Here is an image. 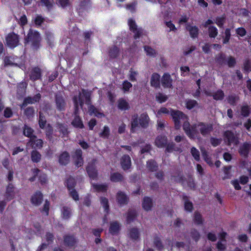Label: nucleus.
<instances>
[{
	"instance_id": "nucleus-16",
	"label": "nucleus",
	"mask_w": 251,
	"mask_h": 251,
	"mask_svg": "<svg viewBox=\"0 0 251 251\" xmlns=\"http://www.w3.org/2000/svg\"><path fill=\"white\" fill-rule=\"evenodd\" d=\"M120 164L124 171L128 170L130 168L131 162V158L128 155H124L121 158Z\"/></svg>"
},
{
	"instance_id": "nucleus-18",
	"label": "nucleus",
	"mask_w": 251,
	"mask_h": 251,
	"mask_svg": "<svg viewBox=\"0 0 251 251\" xmlns=\"http://www.w3.org/2000/svg\"><path fill=\"white\" fill-rule=\"evenodd\" d=\"M186 29L189 31L191 38L193 39L198 38L199 29L197 26H192L190 24H187L186 26Z\"/></svg>"
},
{
	"instance_id": "nucleus-10",
	"label": "nucleus",
	"mask_w": 251,
	"mask_h": 251,
	"mask_svg": "<svg viewBox=\"0 0 251 251\" xmlns=\"http://www.w3.org/2000/svg\"><path fill=\"white\" fill-rule=\"evenodd\" d=\"M63 241L65 246L69 248L75 247L78 243V239L74 235H65L63 236Z\"/></svg>"
},
{
	"instance_id": "nucleus-35",
	"label": "nucleus",
	"mask_w": 251,
	"mask_h": 251,
	"mask_svg": "<svg viewBox=\"0 0 251 251\" xmlns=\"http://www.w3.org/2000/svg\"><path fill=\"white\" fill-rule=\"evenodd\" d=\"M120 53V49L116 46H113L109 48L108 54L109 57L111 59L117 58Z\"/></svg>"
},
{
	"instance_id": "nucleus-28",
	"label": "nucleus",
	"mask_w": 251,
	"mask_h": 251,
	"mask_svg": "<svg viewBox=\"0 0 251 251\" xmlns=\"http://www.w3.org/2000/svg\"><path fill=\"white\" fill-rule=\"evenodd\" d=\"M97 163L98 160L96 158H93L90 161L86 168V173H97L96 171Z\"/></svg>"
},
{
	"instance_id": "nucleus-46",
	"label": "nucleus",
	"mask_w": 251,
	"mask_h": 251,
	"mask_svg": "<svg viewBox=\"0 0 251 251\" xmlns=\"http://www.w3.org/2000/svg\"><path fill=\"white\" fill-rule=\"evenodd\" d=\"M42 6H45L48 10H50L54 4L53 0H40Z\"/></svg>"
},
{
	"instance_id": "nucleus-6",
	"label": "nucleus",
	"mask_w": 251,
	"mask_h": 251,
	"mask_svg": "<svg viewBox=\"0 0 251 251\" xmlns=\"http://www.w3.org/2000/svg\"><path fill=\"white\" fill-rule=\"evenodd\" d=\"M128 25L130 30L134 33V38L137 39L140 38L143 34V29L138 28L135 21L131 18L128 19Z\"/></svg>"
},
{
	"instance_id": "nucleus-24",
	"label": "nucleus",
	"mask_w": 251,
	"mask_h": 251,
	"mask_svg": "<svg viewBox=\"0 0 251 251\" xmlns=\"http://www.w3.org/2000/svg\"><path fill=\"white\" fill-rule=\"evenodd\" d=\"M14 187L11 183H9L7 186L5 197L7 201L12 200L14 197Z\"/></svg>"
},
{
	"instance_id": "nucleus-12",
	"label": "nucleus",
	"mask_w": 251,
	"mask_h": 251,
	"mask_svg": "<svg viewBox=\"0 0 251 251\" xmlns=\"http://www.w3.org/2000/svg\"><path fill=\"white\" fill-rule=\"evenodd\" d=\"M161 84L162 86L165 88H171L173 87V79L171 75L168 73H165L163 74L161 80Z\"/></svg>"
},
{
	"instance_id": "nucleus-8",
	"label": "nucleus",
	"mask_w": 251,
	"mask_h": 251,
	"mask_svg": "<svg viewBox=\"0 0 251 251\" xmlns=\"http://www.w3.org/2000/svg\"><path fill=\"white\" fill-rule=\"evenodd\" d=\"M72 157L75 167L79 168L83 166L84 160L82 157V151L81 149H76Z\"/></svg>"
},
{
	"instance_id": "nucleus-55",
	"label": "nucleus",
	"mask_w": 251,
	"mask_h": 251,
	"mask_svg": "<svg viewBox=\"0 0 251 251\" xmlns=\"http://www.w3.org/2000/svg\"><path fill=\"white\" fill-rule=\"evenodd\" d=\"M225 96L224 93L222 90H217L215 93L212 95L213 98L216 100H222Z\"/></svg>"
},
{
	"instance_id": "nucleus-54",
	"label": "nucleus",
	"mask_w": 251,
	"mask_h": 251,
	"mask_svg": "<svg viewBox=\"0 0 251 251\" xmlns=\"http://www.w3.org/2000/svg\"><path fill=\"white\" fill-rule=\"evenodd\" d=\"M110 135V129L108 126H105L103 130L99 133V136L103 138L107 139Z\"/></svg>"
},
{
	"instance_id": "nucleus-34",
	"label": "nucleus",
	"mask_w": 251,
	"mask_h": 251,
	"mask_svg": "<svg viewBox=\"0 0 251 251\" xmlns=\"http://www.w3.org/2000/svg\"><path fill=\"white\" fill-rule=\"evenodd\" d=\"M23 134L24 136L28 137L29 139L32 138L35 135L34 134V130L30 126L25 124L23 128Z\"/></svg>"
},
{
	"instance_id": "nucleus-64",
	"label": "nucleus",
	"mask_w": 251,
	"mask_h": 251,
	"mask_svg": "<svg viewBox=\"0 0 251 251\" xmlns=\"http://www.w3.org/2000/svg\"><path fill=\"white\" fill-rule=\"evenodd\" d=\"M144 50L146 51L147 54L149 56H155L156 55V51L155 50L151 48V47L148 46H145L144 47Z\"/></svg>"
},
{
	"instance_id": "nucleus-26",
	"label": "nucleus",
	"mask_w": 251,
	"mask_h": 251,
	"mask_svg": "<svg viewBox=\"0 0 251 251\" xmlns=\"http://www.w3.org/2000/svg\"><path fill=\"white\" fill-rule=\"evenodd\" d=\"M74 114L75 116L71 123L72 126L75 128L80 129L83 128L84 126L81 118L79 115H77L78 113H77L76 114L75 113Z\"/></svg>"
},
{
	"instance_id": "nucleus-42",
	"label": "nucleus",
	"mask_w": 251,
	"mask_h": 251,
	"mask_svg": "<svg viewBox=\"0 0 251 251\" xmlns=\"http://www.w3.org/2000/svg\"><path fill=\"white\" fill-rule=\"evenodd\" d=\"M208 33L210 38H215L218 34V29L214 25L208 27Z\"/></svg>"
},
{
	"instance_id": "nucleus-32",
	"label": "nucleus",
	"mask_w": 251,
	"mask_h": 251,
	"mask_svg": "<svg viewBox=\"0 0 251 251\" xmlns=\"http://www.w3.org/2000/svg\"><path fill=\"white\" fill-rule=\"evenodd\" d=\"M91 6V3L90 0H83L80 2L77 8V10L79 12H81L88 9Z\"/></svg>"
},
{
	"instance_id": "nucleus-51",
	"label": "nucleus",
	"mask_w": 251,
	"mask_h": 251,
	"mask_svg": "<svg viewBox=\"0 0 251 251\" xmlns=\"http://www.w3.org/2000/svg\"><path fill=\"white\" fill-rule=\"evenodd\" d=\"M215 61L219 65H223L226 61V55L223 53L218 54L215 57Z\"/></svg>"
},
{
	"instance_id": "nucleus-60",
	"label": "nucleus",
	"mask_w": 251,
	"mask_h": 251,
	"mask_svg": "<svg viewBox=\"0 0 251 251\" xmlns=\"http://www.w3.org/2000/svg\"><path fill=\"white\" fill-rule=\"evenodd\" d=\"M198 105V102L194 100H188L186 102V107L189 109H192Z\"/></svg>"
},
{
	"instance_id": "nucleus-59",
	"label": "nucleus",
	"mask_w": 251,
	"mask_h": 251,
	"mask_svg": "<svg viewBox=\"0 0 251 251\" xmlns=\"http://www.w3.org/2000/svg\"><path fill=\"white\" fill-rule=\"evenodd\" d=\"M137 4V2L134 1L130 3L126 4L125 6L126 9L130 11L131 13H134L136 11V6Z\"/></svg>"
},
{
	"instance_id": "nucleus-22",
	"label": "nucleus",
	"mask_w": 251,
	"mask_h": 251,
	"mask_svg": "<svg viewBox=\"0 0 251 251\" xmlns=\"http://www.w3.org/2000/svg\"><path fill=\"white\" fill-rule=\"evenodd\" d=\"M168 139L165 135L158 136L155 140V144L158 148H164L167 145Z\"/></svg>"
},
{
	"instance_id": "nucleus-44",
	"label": "nucleus",
	"mask_w": 251,
	"mask_h": 251,
	"mask_svg": "<svg viewBox=\"0 0 251 251\" xmlns=\"http://www.w3.org/2000/svg\"><path fill=\"white\" fill-rule=\"evenodd\" d=\"M226 18L225 15H222L221 17H217L215 18V23L220 28H223L224 27V24L226 22Z\"/></svg>"
},
{
	"instance_id": "nucleus-23",
	"label": "nucleus",
	"mask_w": 251,
	"mask_h": 251,
	"mask_svg": "<svg viewBox=\"0 0 251 251\" xmlns=\"http://www.w3.org/2000/svg\"><path fill=\"white\" fill-rule=\"evenodd\" d=\"M70 154L66 151H64L62 152L58 157V161L60 164L62 165H67L70 161Z\"/></svg>"
},
{
	"instance_id": "nucleus-38",
	"label": "nucleus",
	"mask_w": 251,
	"mask_h": 251,
	"mask_svg": "<svg viewBox=\"0 0 251 251\" xmlns=\"http://www.w3.org/2000/svg\"><path fill=\"white\" fill-rule=\"evenodd\" d=\"M27 102L29 104H33L36 102H39L41 99V95L40 93L36 94L33 97H27L25 98Z\"/></svg>"
},
{
	"instance_id": "nucleus-31",
	"label": "nucleus",
	"mask_w": 251,
	"mask_h": 251,
	"mask_svg": "<svg viewBox=\"0 0 251 251\" xmlns=\"http://www.w3.org/2000/svg\"><path fill=\"white\" fill-rule=\"evenodd\" d=\"M142 207L146 211H149L152 207V201L149 197H145L142 202Z\"/></svg>"
},
{
	"instance_id": "nucleus-33",
	"label": "nucleus",
	"mask_w": 251,
	"mask_h": 251,
	"mask_svg": "<svg viewBox=\"0 0 251 251\" xmlns=\"http://www.w3.org/2000/svg\"><path fill=\"white\" fill-rule=\"evenodd\" d=\"M72 215L71 209L70 207L64 206L61 209V217L62 219L68 220Z\"/></svg>"
},
{
	"instance_id": "nucleus-5",
	"label": "nucleus",
	"mask_w": 251,
	"mask_h": 251,
	"mask_svg": "<svg viewBox=\"0 0 251 251\" xmlns=\"http://www.w3.org/2000/svg\"><path fill=\"white\" fill-rule=\"evenodd\" d=\"M7 46L10 49H14L18 46L19 44V35L14 32L8 34L5 38Z\"/></svg>"
},
{
	"instance_id": "nucleus-27",
	"label": "nucleus",
	"mask_w": 251,
	"mask_h": 251,
	"mask_svg": "<svg viewBox=\"0 0 251 251\" xmlns=\"http://www.w3.org/2000/svg\"><path fill=\"white\" fill-rule=\"evenodd\" d=\"M182 200L184 201V210L188 212H191L193 210V204L189 200L188 197L185 195L182 196Z\"/></svg>"
},
{
	"instance_id": "nucleus-57",
	"label": "nucleus",
	"mask_w": 251,
	"mask_h": 251,
	"mask_svg": "<svg viewBox=\"0 0 251 251\" xmlns=\"http://www.w3.org/2000/svg\"><path fill=\"white\" fill-rule=\"evenodd\" d=\"M123 176L122 174H111L110 180L113 182H120L123 179Z\"/></svg>"
},
{
	"instance_id": "nucleus-63",
	"label": "nucleus",
	"mask_w": 251,
	"mask_h": 251,
	"mask_svg": "<svg viewBox=\"0 0 251 251\" xmlns=\"http://www.w3.org/2000/svg\"><path fill=\"white\" fill-rule=\"evenodd\" d=\"M191 237L196 241L197 242L200 238V234L199 231L196 229H192L190 232Z\"/></svg>"
},
{
	"instance_id": "nucleus-62",
	"label": "nucleus",
	"mask_w": 251,
	"mask_h": 251,
	"mask_svg": "<svg viewBox=\"0 0 251 251\" xmlns=\"http://www.w3.org/2000/svg\"><path fill=\"white\" fill-rule=\"evenodd\" d=\"M156 99L157 101L162 103L165 102L168 100V97L161 93H159L156 96Z\"/></svg>"
},
{
	"instance_id": "nucleus-3",
	"label": "nucleus",
	"mask_w": 251,
	"mask_h": 251,
	"mask_svg": "<svg viewBox=\"0 0 251 251\" xmlns=\"http://www.w3.org/2000/svg\"><path fill=\"white\" fill-rule=\"evenodd\" d=\"M41 40V37L39 33L30 29L25 39V43H30L33 50H37L40 48Z\"/></svg>"
},
{
	"instance_id": "nucleus-17",
	"label": "nucleus",
	"mask_w": 251,
	"mask_h": 251,
	"mask_svg": "<svg viewBox=\"0 0 251 251\" xmlns=\"http://www.w3.org/2000/svg\"><path fill=\"white\" fill-rule=\"evenodd\" d=\"M151 85L155 88L160 87V75L156 73L151 75Z\"/></svg>"
},
{
	"instance_id": "nucleus-2",
	"label": "nucleus",
	"mask_w": 251,
	"mask_h": 251,
	"mask_svg": "<svg viewBox=\"0 0 251 251\" xmlns=\"http://www.w3.org/2000/svg\"><path fill=\"white\" fill-rule=\"evenodd\" d=\"M149 122L150 118L146 113L141 114L139 119L137 114L133 115L131 122L130 132L134 133L135 128L138 126L139 124L141 127L146 128L149 126Z\"/></svg>"
},
{
	"instance_id": "nucleus-48",
	"label": "nucleus",
	"mask_w": 251,
	"mask_h": 251,
	"mask_svg": "<svg viewBox=\"0 0 251 251\" xmlns=\"http://www.w3.org/2000/svg\"><path fill=\"white\" fill-rule=\"evenodd\" d=\"M57 127L59 131L63 135L66 136L69 134L68 126L67 125L63 124L58 123Z\"/></svg>"
},
{
	"instance_id": "nucleus-49",
	"label": "nucleus",
	"mask_w": 251,
	"mask_h": 251,
	"mask_svg": "<svg viewBox=\"0 0 251 251\" xmlns=\"http://www.w3.org/2000/svg\"><path fill=\"white\" fill-rule=\"evenodd\" d=\"M193 220L194 223L198 225H201L203 222L201 215L198 211L195 212Z\"/></svg>"
},
{
	"instance_id": "nucleus-47",
	"label": "nucleus",
	"mask_w": 251,
	"mask_h": 251,
	"mask_svg": "<svg viewBox=\"0 0 251 251\" xmlns=\"http://www.w3.org/2000/svg\"><path fill=\"white\" fill-rule=\"evenodd\" d=\"M251 113V109L250 106L246 104L243 105L241 107V114L244 117H247Z\"/></svg>"
},
{
	"instance_id": "nucleus-11",
	"label": "nucleus",
	"mask_w": 251,
	"mask_h": 251,
	"mask_svg": "<svg viewBox=\"0 0 251 251\" xmlns=\"http://www.w3.org/2000/svg\"><path fill=\"white\" fill-rule=\"evenodd\" d=\"M42 77V70L38 67H35L31 69L29 78L32 81H35L37 80L41 79Z\"/></svg>"
},
{
	"instance_id": "nucleus-21",
	"label": "nucleus",
	"mask_w": 251,
	"mask_h": 251,
	"mask_svg": "<svg viewBox=\"0 0 251 251\" xmlns=\"http://www.w3.org/2000/svg\"><path fill=\"white\" fill-rule=\"evenodd\" d=\"M250 149V144L247 142H245L239 148V153L241 156L244 157H247L249 155Z\"/></svg>"
},
{
	"instance_id": "nucleus-7",
	"label": "nucleus",
	"mask_w": 251,
	"mask_h": 251,
	"mask_svg": "<svg viewBox=\"0 0 251 251\" xmlns=\"http://www.w3.org/2000/svg\"><path fill=\"white\" fill-rule=\"evenodd\" d=\"M181 174H178V176L179 177V182L181 183L183 186L187 185L191 189H194L195 188L196 185L194 182L191 174H188L186 178H183L181 176H179V175Z\"/></svg>"
},
{
	"instance_id": "nucleus-15",
	"label": "nucleus",
	"mask_w": 251,
	"mask_h": 251,
	"mask_svg": "<svg viewBox=\"0 0 251 251\" xmlns=\"http://www.w3.org/2000/svg\"><path fill=\"white\" fill-rule=\"evenodd\" d=\"M28 144L33 149H40L43 147V141L42 139H37V136L35 135L32 138L29 139Z\"/></svg>"
},
{
	"instance_id": "nucleus-37",
	"label": "nucleus",
	"mask_w": 251,
	"mask_h": 251,
	"mask_svg": "<svg viewBox=\"0 0 251 251\" xmlns=\"http://www.w3.org/2000/svg\"><path fill=\"white\" fill-rule=\"evenodd\" d=\"M75 179L72 177H69L65 182V185L67 187L68 190H71L75 188L76 185Z\"/></svg>"
},
{
	"instance_id": "nucleus-9",
	"label": "nucleus",
	"mask_w": 251,
	"mask_h": 251,
	"mask_svg": "<svg viewBox=\"0 0 251 251\" xmlns=\"http://www.w3.org/2000/svg\"><path fill=\"white\" fill-rule=\"evenodd\" d=\"M198 127L200 133L203 136H205L210 134L213 130V125L211 124H207L203 122H199Z\"/></svg>"
},
{
	"instance_id": "nucleus-45",
	"label": "nucleus",
	"mask_w": 251,
	"mask_h": 251,
	"mask_svg": "<svg viewBox=\"0 0 251 251\" xmlns=\"http://www.w3.org/2000/svg\"><path fill=\"white\" fill-rule=\"evenodd\" d=\"M38 124L40 128L44 129L45 128L47 121L45 116L41 112H39Z\"/></svg>"
},
{
	"instance_id": "nucleus-61",
	"label": "nucleus",
	"mask_w": 251,
	"mask_h": 251,
	"mask_svg": "<svg viewBox=\"0 0 251 251\" xmlns=\"http://www.w3.org/2000/svg\"><path fill=\"white\" fill-rule=\"evenodd\" d=\"M191 153L193 157L194 158V159L197 161H199L200 160V152L199 151L195 148V147H192L191 149Z\"/></svg>"
},
{
	"instance_id": "nucleus-36",
	"label": "nucleus",
	"mask_w": 251,
	"mask_h": 251,
	"mask_svg": "<svg viewBox=\"0 0 251 251\" xmlns=\"http://www.w3.org/2000/svg\"><path fill=\"white\" fill-rule=\"evenodd\" d=\"M118 108L121 110H127L130 108V106L125 99L121 98L118 100Z\"/></svg>"
},
{
	"instance_id": "nucleus-53",
	"label": "nucleus",
	"mask_w": 251,
	"mask_h": 251,
	"mask_svg": "<svg viewBox=\"0 0 251 251\" xmlns=\"http://www.w3.org/2000/svg\"><path fill=\"white\" fill-rule=\"evenodd\" d=\"M153 243L155 247L159 251H161L164 248L159 237L157 235L154 237Z\"/></svg>"
},
{
	"instance_id": "nucleus-43",
	"label": "nucleus",
	"mask_w": 251,
	"mask_h": 251,
	"mask_svg": "<svg viewBox=\"0 0 251 251\" xmlns=\"http://www.w3.org/2000/svg\"><path fill=\"white\" fill-rule=\"evenodd\" d=\"M129 237L134 240H137L139 237V232L137 228L133 227L129 230Z\"/></svg>"
},
{
	"instance_id": "nucleus-40",
	"label": "nucleus",
	"mask_w": 251,
	"mask_h": 251,
	"mask_svg": "<svg viewBox=\"0 0 251 251\" xmlns=\"http://www.w3.org/2000/svg\"><path fill=\"white\" fill-rule=\"evenodd\" d=\"M31 160L34 163H38L41 159V154L36 150H33L31 152Z\"/></svg>"
},
{
	"instance_id": "nucleus-20",
	"label": "nucleus",
	"mask_w": 251,
	"mask_h": 251,
	"mask_svg": "<svg viewBox=\"0 0 251 251\" xmlns=\"http://www.w3.org/2000/svg\"><path fill=\"white\" fill-rule=\"evenodd\" d=\"M73 101L74 103V113L76 114L78 113L79 110V106L82 107L84 104V100L81 97V94H79L78 97L74 96L73 98Z\"/></svg>"
},
{
	"instance_id": "nucleus-19",
	"label": "nucleus",
	"mask_w": 251,
	"mask_h": 251,
	"mask_svg": "<svg viewBox=\"0 0 251 251\" xmlns=\"http://www.w3.org/2000/svg\"><path fill=\"white\" fill-rule=\"evenodd\" d=\"M117 202L120 205H123L127 204L129 199L127 196L123 192L119 191L116 195Z\"/></svg>"
},
{
	"instance_id": "nucleus-13",
	"label": "nucleus",
	"mask_w": 251,
	"mask_h": 251,
	"mask_svg": "<svg viewBox=\"0 0 251 251\" xmlns=\"http://www.w3.org/2000/svg\"><path fill=\"white\" fill-rule=\"evenodd\" d=\"M55 101L56 108L59 111H61L65 110L66 102L63 97L61 95H55Z\"/></svg>"
},
{
	"instance_id": "nucleus-25",
	"label": "nucleus",
	"mask_w": 251,
	"mask_h": 251,
	"mask_svg": "<svg viewBox=\"0 0 251 251\" xmlns=\"http://www.w3.org/2000/svg\"><path fill=\"white\" fill-rule=\"evenodd\" d=\"M120 230V225L119 223L117 222H113L110 223L109 228V231L112 235H117L119 233Z\"/></svg>"
},
{
	"instance_id": "nucleus-50",
	"label": "nucleus",
	"mask_w": 251,
	"mask_h": 251,
	"mask_svg": "<svg viewBox=\"0 0 251 251\" xmlns=\"http://www.w3.org/2000/svg\"><path fill=\"white\" fill-rule=\"evenodd\" d=\"M35 110L33 107L29 106L25 108L24 111L25 115L28 118H33L34 116Z\"/></svg>"
},
{
	"instance_id": "nucleus-56",
	"label": "nucleus",
	"mask_w": 251,
	"mask_h": 251,
	"mask_svg": "<svg viewBox=\"0 0 251 251\" xmlns=\"http://www.w3.org/2000/svg\"><path fill=\"white\" fill-rule=\"evenodd\" d=\"M100 203L104 209V211L107 214L109 210V206L108 199L105 197H101Z\"/></svg>"
},
{
	"instance_id": "nucleus-39",
	"label": "nucleus",
	"mask_w": 251,
	"mask_h": 251,
	"mask_svg": "<svg viewBox=\"0 0 251 251\" xmlns=\"http://www.w3.org/2000/svg\"><path fill=\"white\" fill-rule=\"evenodd\" d=\"M137 216V212L135 210H128L126 217V222L129 224L133 222Z\"/></svg>"
},
{
	"instance_id": "nucleus-41",
	"label": "nucleus",
	"mask_w": 251,
	"mask_h": 251,
	"mask_svg": "<svg viewBox=\"0 0 251 251\" xmlns=\"http://www.w3.org/2000/svg\"><path fill=\"white\" fill-rule=\"evenodd\" d=\"M27 83L25 81H22L19 83L17 85V93L20 95L25 93Z\"/></svg>"
},
{
	"instance_id": "nucleus-58",
	"label": "nucleus",
	"mask_w": 251,
	"mask_h": 251,
	"mask_svg": "<svg viewBox=\"0 0 251 251\" xmlns=\"http://www.w3.org/2000/svg\"><path fill=\"white\" fill-rule=\"evenodd\" d=\"M231 37V33H230V29L229 28H226L225 31V37L223 40V43L224 44H227L230 39Z\"/></svg>"
},
{
	"instance_id": "nucleus-4",
	"label": "nucleus",
	"mask_w": 251,
	"mask_h": 251,
	"mask_svg": "<svg viewBox=\"0 0 251 251\" xmlns=\"http://www.w3.org/2000/svg\"><path fill=\"white\" fill-rule=\"evenodd\" d=\"M223 136L225 143L227 146L233 145H237L239 143V138L233 131L227 130L224 132Z\"/></svg>"
},
{
	"instance_id": "nucleus-29",
	"label": "nucleus",
	"mask_w": 251,
	"mask_h": 251,
	"mask_svg": "<svg viewBox=\"0 0 251 251\" xmlns=\"http://www.w3.org/2000/svg\"><path fill=\"white\" fill-rule=\"evenodd\" d=\"M92 187L94 189L95 192L100 193H105L107 192L108 186L107 184H96L92 183Z\"/></svg>"
},
{
	"instance_id": "nucleus-1",
	"label": "nucleus",
	"mask_w": 251,
	"mask_h": 251,
	"mask_svg": "<svg viewBox=\"0 0 251 251\" xmlns=\"http://www.w3.org/2000/svg\"><path fill=\"white\" fill-rule=\"evenodd\" d=\"M171 115L173 118L175 128L176 129H179L181 127L180 120H182L183 122V129L190 139H195L197 137L199 132L198 130V123L193 124L190 126L189 122L188 121L187 116L182 112L179 110H175L172 109L171 110Z\"/></svg>"
},
{
	"instance_id": "nucleus-30",
	"label": "nucleus",
	"mask_w": 251,
	"mask_h": 251,
	"mask_svg": "<svg viewBox=\"0 0 251 251\" xmlns=\"http://www.w3.org/2000/svg\"><path fill=\"white\" fill-rule=\"evenodd\" d=\"M147 168L151 172H156L158 169L157 163L153 159L149 160L146 164Z\"/></svg>"
},
{
	"instance_id": "nucleus-52",
	"label": "nucleus",
	"mask_w": 251,
	"mask_h": 251,
	"mask_svg": "<svg viewBox=\"0 0 251 251\" xmlns=\"http://www.w3.org/2000/svg\"><path fill=\"white\" fill-rule=\"evenodd\" d=\"M45 133L47 138L49 140H51L52 138L53 128L50 124L47 126Z\"/></svg>"
},
{
	"instance_id": "nucleus-14",
	"label": "nucleus",
	"mask_w": 251,
	"mask_h": 251,
	"mask_svg": "<svg viewBox=\"0 0 251 251\" xmlns=\"http://www.w3.org/2000/svg\"><path fill=\"white\" fill-rule=\"evenodd\" d=\"M43 200V195L41 192L39 191H36L31 198V203L35 205H40Z\"/></svg>"
}]
</instances>
